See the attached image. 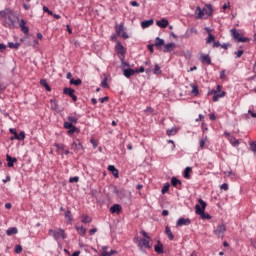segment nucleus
Wrapping results in <instances>:
<instances>
[{
	"label": "nucleus",
	"mask_w": 256,
	"mask_h": 256,
	"mask_svg": "<svg viewBox=\"0 0 256 256\" xmlns=\"http://www.w3.org/2000/svg\"><path fill=\"white\" fill-rule=\"evenodd\" d=\"M6 161L8 163V167H13L14 163H17V158L11 157V155H6Z\"/></svg>",
	"instance_id": "obj_18"
},
{
	"label": "nucleus",
	"mask_w": 256,
	"mask_h": 256,
	"mask_svg": "<svg viewBox=\"0 0 256 256\" xmlns=\"http://www.w3.org/2000/svg\"><path fill=\"white\" fill-rule=\"evenodd\" d=\"M231 33H232L233 39H235V41H237V43H247V42H249V39L247 37H243L241 34H239L237 29H232Z\"/></svg>",
	"instance_id": "obj_6"
},
{
	"label": "nucleus",
	"mask_w": 256,
	"mask_h": 256,
	"mask_svg": "<svg viewBox=\"0 0 256 256\" xmlns=\"http://www.w3.org/2000/svg\"><path fill=\"white\" fill-rule=\"evenodd\" d=\"M192 87V94L193 95H199V88L195 84L190 85Z\"/></svg>",
	"instance_id": "obj_43"
},
{
	"label": "nucleus",
	"mask_w": 256,
	"mask_h": 256,
	"mask_svg": "<svg viewBox=\"0 0 256 256\" xmlns=\"http://www.w3.org/2000/svg\"><path fill=\"white\" fill-rule=\"evenodd\" d=\"M177 46L175 45V43L171 42L168 44L164 45V53H171V51H173V49H175Z\"/></svg>",
	"instance_id": "obj_12"
},
{
	"label": "nucleus",
	"mask_w": 256,
	"mask_h": 256,
	"mask_svg": "<svg viewBox=\"0 0 256 256\" xmlns=\"http://www.w3.org/2000/svg\"><path fill=\"white\" fill-rule=\"evenodd\" d=\"M154 75H161L163 71H161V67H159V64H155L153 69Z\"/></svg>",
	"instance_id": "obj_38"
},
{
	"label": "nucleus",
	"mask_w": 256,
	"mask_h": 256,
	"mask_svg": "<svg viewBox=\"0 0 256 256\" xmlns=\"http://www.w3.org/2000/svg\"><path fill=\"white\" fill-rule=\"evenodd\" d=\"M19 26H20V28L22 29L23 27H25V20H20L19 21Z\"/></svg>",
	"instance_id": "obj_63"
},
{
	"label": "nucleus",
	"mask_w": 256,
	"mask_h": 256,
	"mask_svg": "<svg viewBox=\"0 0 256 256\" xmlns=\"http://www.w3.org/2000/svg\"><path fill=\"white\" fill-rule=\"evenodd\" d=\"M184 226H187V225H191V219L189 218H179L177 223H176V226L177 227H183Z\"/></svg>",
	"instance_id": "obj_10"
},
{
	"label": "nucleus",
	"mask_w": 256,
	"mask_h": 256,
	"mask_svg": "<svg viewBox=\"0 0 256 256\" xmlns=\"http://www.w3.org/2000/svg\"><path fill=\"white\" fill-rule=\"evenodd\" d=\"M64 129H68L67 135H73L74 133H77V131H79V129L75 127V125L69 122H64Z\"/></svg>",
	"instance_id": "obj_8"
},
{
	"label": "nucleus",
	"mask_w": 256,
	"mask_h": 256,
	"mask_svg": "<svg viewBox=\"0 0 256 256\" xmlns=\"http://www.w3.org/2000/svg\"><path fill=\"white\" fill-rule=\"evenodd\" d=\"M25 139V132H20L18 134V141H23Z\"/></svg>",
	"instance_id": "obj_52"
},
{
	"label": "nucleus",
	"mask_w": 256,
	"mask_h": 256,
	"mask_svg": "<svg viewBox=\"0 0 256 256\" xmlns=\"http://www.w3.org/2000/svg\"><path fill=\"white\" fill-rule=\"evenodd\" d=\"M199 204L195 206L196 215H199L201 219H211V215L209 213H205V209L207 208V203L203 201V199H199Z\"/></svg>",
	"instance_id": "obj_2"
},
{
	"label": "nucleus",
	"mask_w": 256,
	"mask_h": 256,
	"mask_svg": "<svg viewBox=\"0 0 256 256\" xmlns=\"http://www.w3.org/2000/svg\"><path fill=\"white\" fill-rule=\"evenodd\" d=\"M90 235H95L97 233V228H92L89 230Z\"/></svg>",
	"instance_id": "obj_61"
},
{
	"label": "nucleus",
	"mask_w": 256,
	"mask_h": 256,
	"mask_svg": "<svg viewBox=\"0 0 256 256\" xmlns=\"http://www.w3.org/2000/svg\"><path fill=\"white\" fill-rule=\"evenodd\" d=\"M220 79H225V70L220 72Z\"/></svg>",
	"instance_id": "obj_64"
},
{
	"label": "nucleus",
	"mask_w": 256,
	"mask_h": 256,
	"mask_svg": "<svg viewBox=\"0 0 256 256\" xmlns=\"http://www.w3.org/2000/svg\"><path fill=\"white\" fill-rule=\"evenodd\" d=\"M100 103H105L106 101H109V97H103V98H99Z\"/></svg>",
	"instance_id": "obj_59"
},
{
	"label": "nucleus",
	"mask_w": 256,
	"mask_h": 256,
	"mask_svg": "<svg viewBox=\"0 0 256 256\" xmlns=\"http://www.w3.org/2000/svg\"><path fill=\"white\" fill-rule=\"evenodd\" d=\"M77 121H79L78 117L75 116H68V121L66 123H71V125L77 124Z\"/></svg>",
	"instance_id": "obj_33"
},
{
	"label": "nucleus",
	"mask_w": 256,
	"mask_h": 256,
	"mask_svg": "<svg viewBox=\"0 0 256 256\" xmlns=\"http://www.w3.org/2000/svg\"><path fill=\"white\" fill-rule=\"evenodd\" d=\"M114 193H116L118 197H123L125 195L124 190H119L117 187L114 188Z\"/></svg>",
	"instance_id": "obj_44"
},
{
	"label": "nucleus",
	"mask_w": 256,
	"mask_h": 256,
	"mask_svg": "<svg viewBox=\"0 0 256 256\" xmlns=\"http://www.w3.org/2000/svg\"><path fill=\"white\" fill-rule=\"evenodd\" d=\"M154 251L158 255H163V253H165V251L163 250V245L161 244V241H158L157 245L154 246Z\"/></svg>",
	"instance_id": "obj_13"
},
{
	"label": "nucleus",
	"mask_w": 256,
	"mask_h": 256,
	"mask_svg": "<svg viewBox=\"0 0 256 256\" xmlns=\"http://www.w3.org/2000/svg\"><path fill=\"white\" fill-rule=\"evenodd\" d=\"M199 33L196 28H191L190 30H187L184 37L185 39H189L191 35H197Z\"/></svg>",
	"instance_id": "obj_19"
},
{
	"label": "nucleus",
	"mask_w": 256,
	"mask_h": 256,
	"mask_svg": "<svg viewBox=\"0 0 256 256\" xmlns=\"http://www.w3.org/2000/svg\"><path fill=\"white\" fill-rule=\"evenodd\" d=\"M156 25L158 27H161V29H167V27L169 26V20L168 19H161L159 21L156 22Z\"/></svg>",
	"instance_id": "obj_11"
},
{
	"label": "nucleus",
	"mask_w": 256,
	"mask_h": 256,
	"mask_svg": "<svg viewBox=\"0 0 256 256\" xmlns=\"http://www.w3.org/2000/svg\"><path fill=\"white\" fill-rule=\"evenodd\" d=\"M225 231H227V227L225 226V224H219L217 228L214 230V234L217 237H223Z\"/></svg>",
	"instance_id": "obj_9"
},
{
	"label": "nucleus",
	"mask_w": 256,
	"mask_h": 256,
	"mask_svg": "<svg viewBox=\"0 0 256 256\" xmlns=\"http://www.w3.org/2000/svg\"><path fill=\"white\" fill-rule=\"evenodd\" d=\"M108 171H111L112 175H113L116 179H118V177H119V170H117V168H115V166L109 165V166H108Z\"/></svg>",
	"instance_id": "obj_20"
},
{
	"label": "nucleus",
	"mask_w": 256,
	"mask_h": 256,
	"mask_svg": "<svg viewBox=\"0 0 256 256\" xmlns=\"http://www.w3.org/2000/svg\"><path fill=\"white\" fill-rule=\"evenodd\" d=\"M63 93H64V95H69V97H71V96L74 95L75 90L72 89V88H67L66 87V88L63 89Z\"/></svg>",
	"instance_id": "obj_29"
},
{
	"label": "nucleus",
	"mask_w": 256,
	"mask_h": 256,
	"mask_svg": "<svg viewBox=\"0 0 256 256\" xmlns=\"http://www.w3.org/2000/svg\"><path fill=\"white\" fill-rule=\"evenodd\" d=\"M54 147H56L58 155H63V152L65 151V144L55 143Z\"/></svg>",
	"instance_id": "obj_16"
},
{
	"label": "nucleus",
	"mask_w": 256,
	"mask_h": 256,
	"mask_svg": "<svg viewBox=\"0 0 256 256\" xmlns=\"http://www.w3.org/2000/svg\"><path fill=\"white\" fill-rule=\"evenodd\" d=\"M8 47L10 49H19V47H21V44L19 42H16V43L9 42L8 43Z\"/></svg>",
	"instance_id": "obj_40"
},
{
	"label": "nucleus",
	"mask_w": 256,
	"mask_h": 256,
	"mask_svg": "<svg viewBox=\"0 0 256 256\" xmlns=\"http://www.w3.org/2000/svg\"><path fill=\"white\" fill-rule=\"evenodd\" d=\"M220 189H221L222 191H229V184L223 183V184L220 186Z\"/></svg>",
	"instance_id": "obj_49"
},
{
	"label": "nucleus",
	"mask_w": 256,
	"mask_h": 256,
	"mask_svg": "<svg viewBox=\"0 0 256 256\" xmlns=\"http://www.w3.org/2000/svg\"><path fill=\"white\" fill-rule=\"evenodd\" d=\"M48 235L53 237L55 241H59V238L61 237L62 239H67V235L65 234V230L63 229H58V231L50 229L48 231Z\"/></svg>",
	"instance_id": "obj_3"
},
{
	"label": "nucleus",
	"mask_w": 256,
	"mask_h": 256,
	"mask_svg": "<svg viewBox=\"0 0 256 256\" xmlns=\"http://www.w3.org/2000/svg\"><path fill=\"white\" fill-rule=\"evenodd\" d=\"M191 171H193V169L191 167H186L184 170V178L185 179H191V176L189 175V173H191Z\"/></svg>",
	"instance_id": "obj_34"
},
{
	"label": "nucleus",
	"mask_w": 256,
	"mask_h": 256,
	"mask_svg": "<svg viewBox=\"0 0 256 256\" xmlns=\"http://www.w3.org/2000/svg\"><path fill=\"white\" fill-rule=\"evenodd\" d=\"M110 212H111V213H121V205H119V204H114V205L110 208Z\"/></svg>",
	"instance_id": "obj_23"
},
{
	"label": "nucleus",
	"mask_w": 256,
	"mask_h": 256,
	"mask_svg": "<svg viewBox=\"0 0 256 256\" xmlns=\"http://www.w3.org/2000/svg\"><path fill=\"white\" fill-rule=\"evenodd\" d=\"M235 55H236L237 58L242 57L243 56V50H239V51L235 52Z\"/></svg>",
	"instance_id": "obj_57"
},
{
	"label": "nucleus",
	"mask_w": 256,
	"mask_h": 256,
	"mask_svg": "<svg viewBox=\"0 0 256 256\" xmlns=\"http://www.w3.org/2000/svg\"><path fill=\"white\" fill-rule=\"evenodd\" d=\"M91 221H93V218H91L89 215L87 214H82V223H91Z\"/></svg>",
	"instance_id": "obj_27"
},
{
	"label": "nucleus",
	"mask_w": 256,
	"mask_h": 256,
	"mask_svg": "<svg viewBox=\"0 0 256 256\" xmlns=\"http://www.w3.org/2000/svg\"><path fill=\"white\" fill-rule=\"evenodd\" d=\"M115 31L118 37H122V39H129V34L125 32V26H123V24H116Z\"/></svg>",
	"instance_id": "obj_5"
},
{
	"label": "nucleus",
	"mask_w": 256,
	"mask_h": 256,
	"mask_svg": "<svg viewBox=\"0 0 256 256\" xmlns=\"http://www.w3.org/2000/svg\"><path fill=\"white\" fill-rule=\"evenodd\" d=\"M179 131V129L177 128H172V129H168L166 131V135H168V137H171V135H177V132Z\"/></svg>",
	"instance_id": "obj_32"
},
{
	"label": "nucleus",
	"mask_w": 256,
	"mask_h": 256,
	"mask_svg": "<svg viewBox=\"0 0 256 256\" xmlns=\"http://www.w3.org/2000/svg\"><path fill=\"white\" fill-rule=\"evenodd\" d=\"M171 187V185L169 183L164 184L161 193L162 195H165V193H167V191H169V188Z\"/></svg>",
	"instance_id": "obj_42"
},
{
	"label": "nucleus",
	"mask_w": 256,
	"mask_h": 256,
	"mask_svg": "<svg viewBox=\"0 0 256 256\" xmlns=\"http://www.w3.org/2000/svg\"><path fill=\"white\" fill-rule=\"evenodd\" d=\"M17 15H15V13L10 12L8 15V20L9 23H7L6 27H9V29H13V27H15V23H17Z\"/></svg>",
	"instance_id": "obj_7"
},
{
	"label": "nucleus",
	"mask_w": 256,
	"mask_h": 256,
	"mask_svg": "<svg viewBox=\"0 0 256 256\" xmlns=\"http://www.w3.org/2000/svg\"><path fill=\"white\" fill-rule=\"evenodd\" d=\"M206 8L208 9L207 14L211 15L213 13V6H211V4H209V5H206Z\"/></svg>",
	"instance_id": "obj_54"
},
{
	"label": "nucleus",
	"mask_w": 256,
	"mask_h": 256,
	"mask_svg": "<svg viewBox=\"0 0 256 256\" xmlns=\"http://www.w3.org/2000/svg\"><path fill=\"white\" fill-rule=\"evenodd\" d=\"M135 73H136V71L133 70V69H131V68L125 69V70L123 71V75H124V77H126L127 79H129L130 77H133V75H135Z\"/></svg>",
	"instance_id": "obj_17"
},
{
	"label": "nucleus",
	"mask_w": 256,
	"mask_h": 256,
	"mask_svg": "<svg viewBox=\"0 0 256 256\" xmlns=\"http://www.w3.org/2000/svg\"><path fill=\"white\" fill-rule=\"evenodd\" d=\"M231 8V2H227L222 6V9L225 11L226 9H230Z\"/></svg>",
	"instance_id": "obj_53"
},
{
	"label": "nucleus",
	"mask_w": 256,
	"mask_h": 256,
	"mask_svg": "<svg viewBox=\"0 0 256 256\" xmlns=\"http://www.w3.org/2000/svg\"><path fill=\"white\" fill-rule=\"evenodd\" d=\"M81 83H82V81L79 78L76 80H75V78H72L70 80V85H75V87H79V85H81Z\"/></svg>",
	"instance_id": "obj_37"
},
{
	"label": "nucleus",
	"mask_w": 256,
	"mask_h": 256,
	"mask_svg": "<svg viewBox=\"0 0 256 256\" xmlns=\"http://www.w3.org/2000/svg\"><path fill=\"white\" fill-rule=\"evenodd\" d=\"M65 217L66 219H68V221H73V216L71 215V212L69 210L66 211Z\"/></svg>",
	"instance_id": "obj_47"
},
{
	"label": "nucleus",
	"mask_w": 256,
	"mask_h": 256,
	"mask_svg": "<svg viewBox=\"0 0 256 256\" xmlns=\"http://www.w3.org/2000/svg\"><path fill=\"white\" fill-rule=\"evenodd\" d=\"M165 234L170 239V241H173V239H175V235H173V232H171V228H169V226L165 227Z\"/></svg>",
	"instance_id": "obj_22"
},
{
	"label": "nucleus",
	"mask_w": 256,
	"mask_h": 256,
	"mask_svg": "<svg viewBox=\"0 0 256 256\" xmlns=\"http://www.w3.org/2000/svg\"><path fill=\"white\" fill-rule=\"evenodd\" d=\"M171 185L173 187H177V185H181V180L177 179V177L171 178Z\"/></svg>",
	"instance_id": "obj_36"
},
{
	"label": "nucleus",
	"mask_w": 256,
	"mask_h": 256,
	"mask_svg": "<svg viewBox=\"0 0 256 256\" xmlns=\"http://www.w3.org/2000/svg\"><path fill=\"white\" fill-rule=\"evenodd\" d=\"M213 41H215V36L213 34L209 33L206 43H208V44L213 43Z\"/></svg>",
	"instance_id": "obj_46"
},
{
	"label": "nucleus",
	"mask_w": 256,
	"mask_h": 256,
	"mask_svg": "<svg viewBox=\"0 0 256 256\" xmlns=\"http://www.w3.org/2000/svg\"><path fill=\"white\" fill-rule=\"evenodd\" d=\"M72 149H74V151H82L83 145L81 144V142L79 140H75L72 143Z\"/></svg>",
	"instance_id": "obj_14"
},
{
	"label": "nucleus",
	"mask_w": 256,
	"mask_h": 256,
	"mask_svg": "<svg viewBox=\"0 0 256 256\" xmlns=\"http://www.w3.org/2000/svg\"><path fill=\"white\" fill-rule=\"evenodd\" d=\"M200 61L206 65H211V57L208 54H201Z\"/></svg>",
	"instance_id": "obj_15"
},
{
	"label": "nucleus",
	"mask_w": 256,
	"mask_h": 256,
	"mask_svg": "<svg viewBox=\"0 0 256 256\" xmlns=\"http://www.w3.org/2000/svg\"><path fill=\"white\" fill-rule=\"evenodd\" d=\"M154 21L153 19L150 20H145L141 22V27L142 29H147V27H151V25H153Z\"/></svg>",
	"instance_id": "obj_21"
},
{
	"label": "nucleus",
	"mask_w": 256,
	"mask_h": 256,
	"mask_svg": "<svg viewBox=\"0 0 256 256\" xmlns=\"http://www.w3.org/2000/svg\"><path fill=\"white\" fill-rule=\"evenodd\" d=\"M249 145H250V151H252L254 155H256V141H250Z\"/></svg>",
	"instance_id": "obj_41"
},
{
	"label": "nucleus",
	"mask_w": 256,
	"mask_h": 256,
	"mask_svg": "<svg viewBox=\"0 0 256 256\" xmlns=\"http://www.w3.org/2000/svg\"><path fill=\"white\" fill-rule=\"evenodd\" d=\"M221 89H222L221 85H217L216 90L211 91L212 95H214L212 97V101L217 102L222 97H225L226 93H225V91H221Z\"/></svg>",
	"instance_id": "obj_4"
},
{
	"label": "nucleus",
	"mask_w": 256,
	"mask_h": 256,
	"mask_svg": "<svg viewBox=\"0 0 256 256\" xmlns=\"http://www.w3.org/2000/svg\"><path fill=\"white\" fill-rule=\"evenodd\" d=\"M102 249H103L102 256H112V255H115V253H117V251L115 250H111L110 252H107V246H104Z\"/></svg>",
	"instance_id": "obj_24"
},
{
	"label": "nucleus",
	"mask_w": 256,
	"mask_h": 256,
	"mask_svg": "<svg viewBox=\"0 0 256 256\" xmlns=\"http://www.w3.org/2000/svg\"><path fill=\"white\" fill-rule=\"evenodd\" d=\"M0 17H2V19H5V17H7V12L4 10L0 11Z\"/></svg>",
	"instance_id": "obj_58"
},
{
	"label": "nucleus",
	"mask_w": 256,
	"mask_h": 256,
	"mask_svg": "<svg viewBox=\"0 0 256 256\" xmlns=\"http://www.w3.org/2000/svg\"><path fill=\"white\" fill-rule=\"evenodd\" d=\"M101 85H102V87H104V88L109 87V84L107 83V78H105V79L102 81Z\"/></svg>",
	"instance_id": "obj_56"
},
{
	"label": "nucleus",
	"mask_w": 256,
	"mask_h": 256,
	"mask_svg": "<svg viewBox=\"0 0 256 256\" xmlns=\"http://www.w3.org/2000/svg\"><path fill=\"white\" fill-rule=\"evenodd\" d=\"M196 13H197V15H198V17L201 19V17H203V15H205V11H203L202 9H201V7H197L196 8Z\"/></svg>",
	"instance_id": "obj_45"
},
{
	"label": "nucleus",
	"mask_w": 256,
	"mask_h": 256,
	"mask_svg": "<svg viewBox=\"0 0 256 256\" xmlns=\"http://www.w3.org/2000/svg\"><path fill=\"white\" fill-rule=\"evenodd\" d=\"M58 107L57 100H50V108L52 111H57Z\"/></svg>",
	"instance_id": "obj_39"
},
{
	"label": "nucleus",
	"mask_w": 256,
	"mask_h": 256,
	"mask_svg": "<svg viewBox=\"0 0 256 256\" xmlns=\"http://www.w3.org/2000/svg\"><path fill=\"white\" fill-rule=\"evenodd\" d=\"M249 115H251V117H253L254 119H256V113L253 112V110H248Z\"/></svg>",
	"instance_id": "obj_62"
},
{
	"label": "nucleus",
	"mask_w": 256,
	"mask_h": 256,
	"mask_svg": "<svg viewBox=\"0 0 256 256\" xmlns=\"http://www.w3.org/2000/svg\"><path fill=\"white\" fill-rule=\"evenodd\" d=\"M40 85H42V87H45L46 91H51V87L47 83V80L41 79L40 80Z\"/></svg>",
	"instance_id": "obj_35"
},
{
	"label": "nucleus",
	"mask_w": 256,
	"mask_h": 256,
	"mask_svg": "<svg viewBox=\"0 0 256 256\" xmlns=\"http://www.w3.org/2000/svg\"><path fill=\"white\" fill-rule=\"evenodd\" d=\"M69 183H79V177L75 176L69 179Z\"/></svg>",
	"instance_id": "obj_51"
},
{
	"label": "nucleus",
	"mask_w": 256,
	"mask_h": 256,
	"mask_svg": "<svg viewBox=\"0 0 256 256\" xmlns=\"http://www.w3.org/2000/svg\"><path fill=\"white\" fill-rule=\"evenodd\" d=\"M76 231L79 233V235H82L84 237L85 233H87V229L83 226H76Z\"/></svg>",
	"instance_id": "obj_26"
},
{
	"label": "nucleus",
	"mask_w": 256,
	"mask_h": 256,
	"mask_svg": "<svg viewBox=\"0 0 256 256\" xmlns=\"http://www.w3.org/2000/svg\"><path fill=\"white\" fill-rule=\"evenodd\" d=\"M141 235L144 238L135 237L134 243H137L140 251H143V249H151V245H149L151 241V237H149V234H147L145 230H142Z\"/></svg>",
	"instance_id": "obj_1"
},
{
	"label": "nucleus",
	"mask_w": 256,
	"mask_h": 256,
	"mask_svg": "<svg viewBox=\"0 0 256 256\" xmlns=\"http://www.w3.org/2000/svg\"><path fill=\"white\" fill-rule=\"evenodd\" d=\"M205 141H207V137H205V138L200 140V142H199L200 149H204L205 148Z\"/></svg>",
	"instance_id": "obj_48"
},
{
	"label": "nucleus",
	"mask_w": 256,
	"mask_h": 256,
	"mask_svg": "<svg viewBox=\"0 0 256 256\" xmlns=\"http://www.w3.org/2000/svg\"><path fill=\"white\" fill-rule=\"evenodd\" d=\"M21 251H23V247H21V245H16L15 246V253H17V255H19V253H21Z\"/></svg>",
	"instance_id": "obj_50"
},
{
	"label": "nucleus",
	"mask_w": 256,
	"mask_h": 256,
	"mask_svg": "<svg viewBox=\"0 0 256 256\" xmlns=\"http://www.w3.org/2000/svg\"><path fill=\"white\" fill-rule=\"evenodd\" d=\"M7 49V46L5 44H0V53H3Z\"/></svg>",
	"instance_id": "obj_60"
},
{
	"label": "nucleus",
	"mask_w": 256,
	"mask_h": 256,
	"mask_svg": "<svg viewBox=\"0 0 256 256\" xmlns=\"http://www.w3.org/2000/svg\"><path fill=\"white\" fill-rule=\"evenodd\" d=\"M116 49H117L119 55H125V47H123V45H121V43H118L116 45Z\"/></svg>",
	"instance_id": "obj_31"
},
{
	"label": "nucleus",
	"mask_w": 256,
	"mask_h": 256,
	"mask_svg": "<svg viewBox=\"0 0 256 256\" xmlns=\"http://www.w3.org/2000/svg\"><path fill=\"white\" fill-rule=\"evenodd\" d=\"M229 142L231 145H233V147H239L240 145V142L237 140V138H235V136L230 137Z\"/></svg>",
	"instance_id": "obj_30"
},
{
	"label": "nucleus",
	"mask_w": 256,
	"mask_h": 256,
	"mask_svg": "<svg viewBox=\"0 0 256 256\" xmlns=\"http://www.w3.org/2000/svg\"><path fill=\"white\" fill-rule=\"evenodd\" d=\"M21 31H23V33H24L25 35H28V34H29V27L24 26V27L21 28Z\"/></svg>",
	"instance_id": "obj_55"
},
{
	"label": "nucleus",
	"mask_w": 256,
	"mask_h": 256,
	"mask_svg": "<svg viewBox=\"0 0 256 256\" xmlns=\"http://www.w3.org/2000/svg\"><path fill=\"white\" fill-rule=\"evenodd\" d=\"M162 45H165V40L157 37L155 39V47H157L159 49V47H162Z\"/></svg>",
	"instance_id": "obj_28"
},
{
	"label": "nucleus",
	"mask_w": 256,
	"mask_h": 256,
	"mask_svg": "<svg viewBox=\"0 0 256 256\" xmlns=\"http://www.w3.org/2000/svg\"><path fill=\"white\" fill-rule=\"evenodd\" d=\"M17 233H18L17 227L9 228L6 231V235H8V237H11V235H17Z\"/></svg>",
	"instance_id": "obj_25"
}]
</instances>
